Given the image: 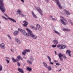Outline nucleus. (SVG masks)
I'll use <instances>...</instances> for the list:
<instances>
[{
	"label": "nucleus",
	"instance_id": "f257e3e1",
	"mask_svg": "<svg viewBox=\"0 0 73 73\" xmlns=\"http://www.w3.org/2000/svg\"><path fill=\"white\" fill-rule=\"evenodd\" d=\"M26 30L27 31L28 34L29 35V36H31V37L33 38V39H37V36L36 35H34L33 33H32V32L31 31V30L29 29L28 28H26Z\"/></svg>",
	"mask_w": 73,
	"mask_h": 73
},
{
	"label": "nucleus",
	"instance_id": "13d9d810",
	"mask_svg": "<svg viewBox=\"0 0 73 73\" xmlns=\"http://www.w3.org/2000/svg\"><path fill=\"white\" fill-rule=\"evenodd\" d=\"M11 52H13V50L11 49Z\"/></svg>",
	"mask_w": 73,
	"mask_h": 73
},
{
	"label": "nucleus",
	"instance_id": "c756f323",
	"mask_svg": "<svg viewBox=\"0 0 73 73\" xmlns=\"http://www.w3.org/2000/svg\"><path fill=\"white\" fill-rule=\"evenodd\" d=\"M30 60L31 61L33 62V61L34 60V58H33V57L31 56V57L30 58Z\"/></svg>",
	"mask_w": 73,
	"mask_h": 73
},
{
	"label": "nucleus",
	"instance_id": "6e6552de",
	"mask_svg": "<svg viewBox=\"0 0 73 73\" xmlns=\"http://www.w3.org/2000/svg\"><path fill=\"white\" fill-rule=\"evenodd\" d=\"M37 10L39 12V13L41 15V16H42V15H43L42 14V10H41V9H40V7H38Z\"/></svg>",
	"mask_w": 73,
	"mask_h": 73
},
{
	"label": "nucleus",
	"instance_id": "5701e85b",
	"mask_svg": "<svg viewBox=\"0 0 73 73\" xmlns=\"http://www.w3.org/2000/svg\"><path fill=\"white\" fill-rule=\"evenodd\" d=\"M64 11H65L67 15H70V13L66 10H64Z\"/></svg>",
	"mask_w": 73,
	"mask_h": 73
},
{
	"label": "nucleus",
	"instance_id": "4d7b16f0",
	"mask_svg": "<svg viewBox=\"0 0 73 73\" xmlns=\"http://www.w3.org/2000/svg\"><path fill=\"white\" fill-rule=\"evenodd\" d=\"M54 62H57V61H56V60H54Z\"/></svg>",
	"mask_w": 73,
	"mask_h": 73
},
{
	"label": "nucleus",
	"instance_id": "20e7f679",
	"mask_svg": "<svg viewBox=\"0 0 73 73\" xmlns=\"http://www.w3.org/2000/svg\"><path fill=\"white\" fill-rule=\"evenodd\" d=\"M36 27L35 28H34L35 30L37 31V30H38L40 31L42 30V27L40 25L38 24H37L36 25Z\"/></svg>",
	"mask_w": 73,
	"mask_h": 73
},
{
	"label": "nucleus",
	"instance_id": "3c124183",
	"mask_svg": "<svg viewBox=\"0 0 73 73\" xmlns=\"http://www.w3.org/2000/svg\"><path fill=\"white\" fill-rule=\"evenodd\" d=\"M20 59L21 60H23V58L21 57V58H20Z\"/></svg>",
	"mask_w": 73,
	"mask_h": 73
},
{
	"label": "nucleus",
	"instance_id": "37998d69",
	"mask_svg": "<svg viewBox=\"0 0 73 73\" xmlns=\"http://www.w3.org/2000/svg\"><path fill=\"white\" fill-rule=\"evenodd\" d=\"M17 63L18 64V66H20V63L19 62H18Z\"/></svg>",
	"mask_w": 73,
	"mask_h": 73
},
{
	"label": "nucleus",
	"instance_id": "a878e982",
	"mask_svg": "<svg viewBox=\"0 0 73 73\" xmlns=\"http://www.w3.org/2000/svg\"><path fill=\"white\" fill-rule=\"evenodd\" d=\"M60 21H61L62 24L64 25H66V24L65 23V22H64V21H63L62 19H60Z\"/></svg>",
	"mask_w": 73,
	"mask_h": 73
},
{
	"label": "nucleus",
	"instance_id": "a18cd8bd",
	"mask_svg": "<svg viewBox=\"0 0 73 73\" xmlns=\"http://www.w3.org/2000/svg\"><path fill=\"white\" fill-rule=\"evenodd\" d=\"M63 57L65 59H66V56H63Z\"/></svg>",
	"mask_w": 73,
	"mask_h": 73
},
{
	"label": "nucleus",
	"instance_id": "7c9ffc66",
	"mask_svg": "<svg viewBox=\"0 0 73 73\" xmlns=\"http://www.w3.org/2000/svg\"><path fill=\"white\" fill-rule=\"evenodd\" d=\"M54 31L55 33H57L58 35H60V33L58 32V31L55 30H54Z\"/></svg>",
	"mask_w": 73,
	"mask_h": 73
},
{
	"label": "nucleus",
	"instance_id": "b1692460",
	"mask_svg": "<svg viewBox=\"0 0 73 73\" xmlns=\"http://www.w3.org/2000/svg\"><path fill=\"white\" fill-rule=\"evenodd\" d=\"M32 13L33 16V17H35V19H37V16H36V15L33 12H32Z\"/></svg>",
	"mask_w": 73,
	"mask_h": 73
},
{
	"label": "nucleus",
	"instance_id": "6ab92c4d",
	"mask_svg": "<svg viewBox=\"0 0 73 73\" xmlns=\"http://www.w3.org/2000/svg\"><path fill=\"white\" fill-rule=\"evenodd\" d=\"M8 19L12 21H13V22H14V23H16V21L15 20L13 19L9 18V17H8Z\"/></svg>",
	"mask_w": 73,
	"mask_h": 73
},
{
	"label": "nucleus",
	"instance_id": "412c9836",
	"mask_svg": "<svg viewBox=\"0 0 73 73\" xmlns=\"http://www.w3.org/2000/svg\"><path fill=\"white\" fill-rule=\"evenodd\" d=\"M43 65L44 67L46 68L48 67V65H47V64L45 62H43Z\"/></svg>",
	"mask_w": 73,
	"mask_h": 73
},
{
	"label": "nucleus",
	"instance_id": "864d4df0",
	"mask_svg": "<svg viewBox=\"0 0 73 73\" xmlns=\"http://www.w3.org/2000/svg\"><path fill=\"white\" fill-rule=\"evenodd\" d=\"M70 23L72 25V26H73V23H72V22H70Z\"/></svg>",
	"mask_w": 73,
	"mask_h": 73
},
{
	"label": "nucleus",
	"instance_id": "58836bf2",
	"mask_svg": "<svg viewBox=\"0 0 73 73\" xmlns=\"http://www.w3.org/2000/svg\"><path fill=\"white\" fill-rule=\"evenodd\" d=\"M57 46V45H52V48H56V47Z\"/></svg>",
	"mask_w": 73,
	"mask_h": 73
},
{
	"label": "nucleus",
	"instance_id": "7ed1b4c3",
	"mask_svg": "<svg viewBox=\"0 0 73 73\" xmlns=\"http://www.w3.org/2000/svg\"><path fill=\"white\" fill-rule=\"evenodd\" d=\"M17 15L19 14V16H21V17H25L26 16L25 15L21 13V11L20 9H18L17 11Z\"/></svg>",
	"mask_w": 73,
	"mask_h": 73
},
{
	"label": "nucleus",
	"instance_id": "f03ea898",
	"mask_svg": "<svg viewBox=\"0 0 73 73\" xmlns=\"http://www.w3.org/2000/svg\"><path fill=\"white\" fill-rule=\"evenodd\" d=\"M3 0H0V9L2 12H5V9L3 3Z\"/></svg>",
	"mask_w": 73,
	"mask_h": 73
},
{
	"label": "nucleus",
	"instance_id": "dca6fc26",
	"mask_svg": "<svg viewBox=\"0 0 73 73\" xmlns=\"http://www.w3.org/2000/svg\"><path fill=\"white\" fill-rule=\"evenodd\" d=\"M19 31H15L14 33H13V34L14 35V36H17L19 34Z\"/></svg>",
	"mask_w": 73,
	"mask_h": 73
},
{
	"label": "nucleus",
	"instance_id": "4c0bfd02",
	"mask_svg": "<svg viewBox=\"0 0 73 73\" xmlns=\"http://www.w3.org/2000/svg\"><path fill=\"white\" fill-rule=\"evenodd\" d=\"M5 61H7V62L8 63V64H9V62H10V61H9V60H8L7 59H5Z\"/></svg>",
	"mask_w": 73,
	"mask_h": 73
},
{
	"label": "nucleus",
	"instance_id": "de8ad7c7",
	"mask_svg": "<svg viewBox=\"0 0 73 73\" xmlns=\"http://www.w3.org/2000/svg\"><path fill=\"white\" fill-rule=\"evenodd\" d=\"M54 52L55 53V55H57V52L56 51H54Z\"/></svg>",
	"mask_w": 73,
	"mask_h": 73
},
{
	"label": "nucleus",
	"instance_id": "393cba45",
	"mask_svg": "<svg viewBox=\"0 0 73 73\" xmlns=\"http://www.w3.org/2000/svg\"><path fill=\"white\" fill-rule=\"evenodd\" d=\"M46 68H47L49 71H50V70H52V66H48Z\"/></svg>",
	"mask_w": 73,
	"mask_h": 73
},
{
	"label": "nucleus",
	"instance_id": "5fc2aeb1",
	"mask_svg": "<svg viewBox=\"0 0 73 73\" xmlns=\"http://www.w3.org/2000/svg\"><path fill=\"white\" fill-rule=\"evenodd\" d=\"M50 17H51V18H52H52H53V17L52 16V15H50Z\"/></svg>",
	"mask_w": 73,
	"mask_h": 73
},
{
	"label": "nucleus",
	"instance_id": "72a5a7b5",
	"mask_svg": "<svg viewBox=\"0 0 73 73\" xmlns=\"http://www.w3.org/2000/svg\"><path fill=\"white\" fill-rule=\"evenodd\" d=\"M21 57V56L20 55H19L17 57V59H18V60H20Z\"/></svg>",
	"mask_w": 73,
	"mask_h": 73
},
{
	"label": "nucleus",
	"instance_id": "a211bd4d",
	"mask_svg": "<svg viewBox=\"0 0 73 73\" xmlns=\"http://www.w3.org/2000/svg\"><path fill=\"white\" fill-rule=\"evenodd\" d=\"M57 48H58L59 49H62V45H58L57 46Z\"/></svg>",
	"mask_w": 73,
	"mask_h": 73
},
{
	"label": "nucleus",
	"instance_id": "bf43d9fd",
	"mask_svg": "<svg viewBox=\"0 0 73 73\" xmlns=\"http://www.w3.org/2000/svg\"><path fill=\"white\" fill-rule=\"evenodd\" d=\"M1 23V22L0 21V23ZM1 26H0V29H1Z\"/></svg>",
	"mask_w": 73,
	"mask_h": 73
},
{
	"label": "nucleus",
	"instance_id": "473e14b6",
	"mask_svg": "<svg viewBox=\"0 0 73 73\" xmlns=\"http://www.w3.org/2000/svg\"><path fill=\"white\" fill-rule=\"evenodd\" d=\"M60 18H62V19H63V20H64L65 21H67V20H66V19H65L62 16H60Z\"/></svg>",
	"mask_w": 73,
	"mask_h": 73
},
{
	"label": "nucleus",
	"instance_id": "9d476101",
	"mask_svg": "<svg viewBox=\"0 0 73 73\" xmlns=\"http://www.w3.org/2000/svg\"><path fill=\"white\" fill-rule=\"evenodd\" d=\"M24 24L23 25L24 27H27L28 25V23L25 21H23Z\"/></svg>",
	"mask_w": 73,
	"mask_h": 73
},
{
	"label": "nucleus",
	"instance_id": "0eeeda50",
	"mask_svg": "<svg viewBox=\"0 0 73 73\" xmlns=\"http://www.w3.org/2000/svg\"><path fill=\"white\" fill-rule=\"evenodd\" d=\"M58 56L59 58L60 59V60L61 61H63V59L62 58V57H63V54H62L61 53H60L59 54Z\"/></svg>",
	"mask_w": 73,
	"mask_h": 73
},
{
	"label": "nucleus",
	"instance_id": "052dcab7",
	"mask_svg": "<svg viewBox=\"0 0 73 73\" xmlns=\"http://www.w3.org/2000/svg\"><path fill=\"white\" fill-rule=\"evenodd\" d=\"M54 66H55L56 67H57V66L56 65H54Z\"/></svg>",
	"mask_w": 73,
	"mask_h": 73
},
{
	"label": "nucleus",
	"instance_id": "680f3d73",
	"mask_svg": "<svg viewBox=\"0 0 73 73\" xmlns=\"http://www.w3.org/2000/svg\"><path fill=\"white\" fill-rule=\"evenodd\" d=\"M53 1H54V0H52Z\"/></svg>",
	"mask_w": 73,
	"mask_h": 73
},
{
	"label": "nucleus",
	"instance_id": "603ef678",
	"mask_svg": "<svg viewBox=\"0 0 73 73\" xmlns=\"http://www.w3.org/2000/svg\"><path fill=\"white\" fill-rule=\"evenodd\" d=\"M4 15H5L6 17H8V15H7L6 14H4Z\"/></svg>",
	"mask_w": 73,
	"mask_h": 73
},
{
	"label": "nucleus",
	"instance_id": "423d86ee",
	"mask_svg": "<svg viewBox=\"0 0 73 73\" xmlns=\"http://www.w3.org/2000/svg\"><path fill=\"white\" fill-rule=\"evenodd\" d=\"M15 40L17 42V44H20L21 43V42L19 39L15 37Z\"/></svg>",
	"mask_w": 73,
	"mask_h": 73
},
{
	"label": "nucleus",
	"instance_id": "79ce46f5",
	"mask_svg": "<svg viewBox=\"0 0 73 73\" xmlns=\"http://www.w3.org/2000/svg\"><path fill=\"white\" fill-rule=\"evenodd\" d=\"M2 17L3 18V19H5V20H7V19L6 17H4V16H2Z\"/></svg>",
	"mask_w": 73,
	"mask_h": 73
},
{
	"label": "nucleus",
	"instance_id": "09e8293b",
	"mask_svg": "<svg viewBox=\"0 0 73 73\" xmlns=\"http://www.w3.org/2000/svg\"><path fill=\"white\" fill-rule=\"evenodd\" d=\"M46 2L47 3H49V0H45Z\"/></svg>",
	"mask_w": 73,
	"mask_h": 73
},
{
	"label": "nucleus",
	"instance_id": "a19ab883",
	"mask_svg": "<svg viewBox=\"0 0 73 73\" xmlns=\"http://www.w3.org/2000/svg\"><path fill=\"white\" fill-rule=\"evenodd\" d=\"M52 20L53 21H56V20L54 18H52Z\"/></svg>",
	"mask_w": 73,
	"mask_h": 73
},
{
	"label": "nucleus",
	"instance_id": "f8f14e48",
	"mask_svg": "<svg viewBox=\"0 0 73 73\" xmlns=\"http://www.w3.org/2000/svg\"><path fill=\"white\" fill-rule=\"evenodd\" d=\"M53 42H54V44L55 45H57L58 44V41L56 39L53 40Z\"/></svg>",
	"mask_w": 73,
	"mask_h": 73
},
{
	"label": "nucleus",
	"instance_id": "e433bc0d",
	"mask_svg": "<svg viewBox=\"0 0 73 73\" xmlns=\"http://www.w3.org/2000/svg\"><path fill=\"white\" fill-rule=\"evenodd\" d=\"M3 70V67L1 65H0V71H1Z\"/></svg>",
	"mask_w": 73,
	"mask_h": 73
},
{
	"label": "nucleus",
	"instance_id": "8fccbe9b",
	"mask_svg": "<svg viewBox=\"0 0 73 73\" xmlns=\"http://www.w3.org/2000/svg\"><path fill=\"white\" fill-rule=\"evenodd\" d=\"M21 1H22V3H24V0H20Z\"/></svg>",
	"mask_w": 73,
	"mask_h": 73
},
{
	"label": "nucleus",
	"instance_id": "bb28decb",
	"mask_svg": "<svg viewBox=\"0 0 73 73\" xmlns=\"http://www.w3.org/2000/svg\"><path fill=\"white\" fill-rule=\"evenodd\" d=\"M26 53L27 52H26L25 50H24L22 52V55H23L24 56H25V54H26Z\"/></svg>",
	"mask_w": 73,
	"mask_h": 73
},
{
	"label": "nucleus",
	"instance_id": "2eb2a0df",
	"mask_svg": "<svg viewBox=\"0 0 73 73\" xmlns=\"http://www.w3.org/2000/svg\"><path fill=\"white\" fill-rule=\"evenodd\" d=\"M0 46L2 49H4V47H5V44L4 43H2L0 44Z\"/></svg>",
	"mask_w": 73,
	"mask_h": 73
},
{
	"label": "nucleus",
	"instance_id": "4468645a",
	"mask_svg": "<svg viewBox=\"0 0 73 73\" xmlns=\"http://www.w3.org/2000/svg\"><path fill=\"white\" fill-rule=\"evenodd\" d=\"M18 70L21 73H24V70L22 68H19L18 69Z\"/></svg>",
	"mask_w": 73,
	"mask_h": 73
},
{
	"label": "nucleus",
	"instance_id": "f3484780",
	"mask_svg": "<svg viewBox=\"0 0 73 73\" xmlns=\"http://www.w3.org/2000/svg\"><path fill=\"white\" fill-rule=\"evenodd\" d=\"M26 69L27 70H28L29 72H31L32 71V68L31 67H28L26 68Z\"/></svg>",
	"mask_w": 73,
	"mask_h": 73
},
{
	"label": "nucleus",
	"instance_id": "cd10ccee",
	"mask_svg": "<svg viewBox=\"0 0 73 73\" xmlns=\"http://www.w3.org/2000/svg\"><path fill=\"white\" fill-rule=\"evenodd\" d=\"M18 31H20V32H21V33H22L23 32V31H24V30L23 29H21L20 28H18Z\"/></svg>",
	"mask_w": 73,
	"mask_h": 73
},
{
	"label": "nucleus",
	"instance_id": "9b49d317",
	"mask_svg": "<svg viewBox=\"0 0 73 73\" xmlns=\"http://www.w3.org/2000/svg\"><path fill=\"white\" fill-rule=\"evenodd\" d=\"M46 57L48 58L49 60L50 61V64H51V65H53V62H51V58H50V57L48 55L46 56Z\"/></svg>",
	"mask_w": 73,
	"mask_h": 73
},
{
	"label": "nucleus",
	"instance_id": "49530a36",
	"mask_svg": "<svg viewBox=\"0 0 73 73\" xmlns=\"http://www.w3.org/2000/svg\"><path fill=\"white\" fill-rule=\"evenodd\" d=\"M56 65H61V64H59L58 63H57L56 64Z\"/></svg>",
	"mask_w": 73,
	"mask_h": 73
},
{
	"label": "nucleus",
	"instance_id": "c9c22d12",
	"mask_svg": "<svg viewBox=\"0 0 73 73\" xmlns=\"http://www.w3.org/2000/svg\"><path fill=\"white\" fill-rule=\"evenodd\" d=\"M30 28L31 29H35V28H36V27H35V26H30Z\"/></svg>",
	"mask_w": 73,
	"mask_h": 73
},
{
	"label": "nucleus",
	"instance_id": "ea45409f",
	"mask_svg": "<svg viewBox=\"0 0 73 73\" xmlns=\"http://www.w3.org/2000/svg\"><path fill=\"white\" fill-rule=\"evenodd\" d=\"M7 36L9 37V38L10 39V40H12V38H11V36H10L9 35H8Z\"/></svg>",
	"mask_w": 73,
	"mask_h": 73
},
{
	"label": "nucleus",
	"instance_id": "4be33fe9",
	"mask_svg": "<svg viewBox=\"0 0 73 73\" xmlns=\"http://www.w3.org/2000/svg\"><path fill=\"white\" fill-rule=\"evenodd\" d=\"M63 31H66V32H70V29H67L66 28H64L63 29Z\"/></svg>",
	"mask_w": 73,
	"mask_h": 73
},
{
	"label": "nucleus",
	"instance_id": "2f4dec72",
	"mask_svg": "<svg viewBox=\"0 0 73 73\" xmlns=\"http://www.w3.org/2000/svg\"><path fill=\"white\" fill-rule=\"evenodd\" d=\"M62 49H65L66 48V46L65 45H62Z\"/></svg>",
	"mask_w": 73,
	"mask_h": 73
},
{
	"label": "nucleus",
	"instance_id": "6e6d98bb",
	"mask_svg": "<svg viewBox=\"0 0 73 73\" xmlns=\"http://www.w3.org/2000/svg\"><path fill=\"white\" fill-rule=\"evenodd\" d=\"M61 70V69H60L59 70H58V72H60Z\"/></svg>",
	"mask_w": 73,
	"mask_h": 73
},
{
	"label": "nucleus",
	"instance_id": "aec40b11",
	"mask_svg": "<svg viewBox=\"0 0 73 73\" xmlns=\"http://www.w3.org/2000/svg\"><path fill=\"white\" fill-rule=\"evenodd\" d=\"M12 61L13 62H17L19 61L18 60H17V59H15L13 57H12Z\"/></svg>",
	"mask_w": 73,
	"mask_h": 73
},
{
	"label": "nucleus",
	"instance_id": "c85d7f7f",
	"mask_svg": "<svg viewBox=\"0 0 73 73\" xmlns=\"http://www.w3.org/2000/svg\"><path fill=\"white\" fill-rule=\"evenodd\" d=\"M32 62L31 61H30L29 60H28L27 61V63L29 64H32Z\"/></svg>",
	"mask_w": 73,
	"mask_h": 73
},
{
	"label": "nucleus",
	"instance_id": "f704fd0d",
	"mask_svg": "<svg viewBox=\"0 0 73 73\" xmlns=\"http://www.w3.org/2000/svg\"><path fill=\"white\" fill-rule=\"evenodd\" d=\"M25 50V51H26V52H31V50L29 49H27V50Z\"/></svg>",
	"mask_w": 73,
	"mask_h": 73
},
{
	"label": "nucleus",
	"instance_id": "1a4fd4ad",
	"mask_svg": "<svg viewBox=\"0 0 73 73\" xmlns=\"http://www.w3.org/2000/svg\"><path fill=\"white\" fill-rule=\"evenodd\" d=\"M23 33L25 36L29 37V34H28V35H27V32L25 31L24 30H23V33Z\"/></svg>",
	"mask_w": 73,
	"mask_h": 73
},
{
	"label": "nucleus",
	"instance_id": "ddd939ff",
	"mask_svg": "<svg viewBox=\"0 0 73 73\" xmlns=\"http://www.w3.org/2000/svg\"><path fill=\"white\" fill-rule=\"evenodd\" d=\"M71 52H72L69 50H67L66 51V54H68V56L70 57H71V54H70Z\"/></svg>",
	"mask_w": 73,
	"mask_h": 73
},
{
	"label": "nucleus",
	"instance_id": "39448f33",
	"mask_svg": "<svg viewBox=\"0 0 73 73\" xmlns=\"http://www.w3.org/2000/svg\"><path fill=\"white\" fill-rule=\"evenodd\" d=\"M55 1H56V4L58 6V7H59L60 9H62V7L61 6V5H60L59 3V1L58 0H55Z\"/></svg>",
	"mask_w": 73,
	"mask_h": 73
},
{
	"label": "nucleus",
	"instance_id": "c03bdc74",
	"mask_svg": "<svg viewBox=\"0 0 73 73\" xmlns=\"http://www.w3.org/2000/svg\"><path fill=\"white\" fill-rule=\"evenodd\" d=\"M5 58L6 59H8V60H10V58H9L8 57H5Z\"/></svg>",
	"mask_w": 73,
	"mask_h": 73
}]
</instances>
